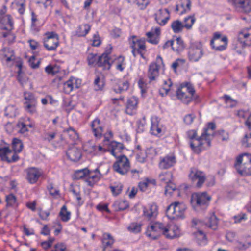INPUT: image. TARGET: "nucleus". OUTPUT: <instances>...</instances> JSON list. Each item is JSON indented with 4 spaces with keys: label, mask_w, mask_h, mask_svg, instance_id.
I'll return each instance as SVG.
<instances>
[{
    "label": "nucleus",
    "mask_w": 251,
    "mask_h": 251,
    "mask_svg": "<svg viewBox=\"0 0 251 251\" xmlns=\"http://www.w3.org/2000/svg\"><path fill=\"white\" fill-rule=\"evenodd\" d=\"M141 224L138 223H131L127 227L128 230L131 232L137 233L141 231Z\"/></svg>",
    "instance_id": "50"
},
{
    "label": "nucleus",
    "mask_w": 251,
    "mask_h": 251,
    "mask_svg": "<svg viewBox=\"0 0 251 251\" xmlns=\"http://www.w3.org/2000/svg\"><path fill=\"white\" fill-rule=\"evenodd\" d=\"M175 48L173 49V51L179 52L184 47V45L183 41L179 38H176L175 40Z\"/></svg>",
    "instance_id": "54"
},
{
    "label": "nucleus",
    "mask_w": 251,
    "mask_h": 251,
    "mask_svg": "<svg viewBox=\"0 0 251 251\" xmlns=\"http://www.w3.org/2000/svg\"><path fill=\"white\" fill-rule=\"evenodd\" d=\"M176 96L177 98L184 103H189L192 100L191 97L186 94L183 90L182 88L178 89L176 91Z\"/></svg>",
    "instance_id": "35"
},
{
    "label": "nucleus",
    "mask_w": 251,
    "mask_h": 251,
    "mask_svg": "<svg viewBox=\"0 0 251 251\" xmlns=\"http://www.w3.org/2000/svg\"><path fill=\"white\" fill-rule=\"evenodd\" d=\"M198 243L201 245H204L206 244L205 235L201 231H198L195 234Z\"/></svg>",
    "instance_id": "51"
},
{
    "label": "nucleus",
    "mask_w": 251,
    "mask_h": 251,
    "mask_svg": "<svg viewBox=\"0 0 251 251\" xmlns=\"http://www.w3.org/2000/svg\"><path fill=\"white\" fill-rule=\"evenodd\" d=\"M0 59L3 62L8 63L15 59L14 53L12 50L4 49L0 51Z\"/></svg>",
    "instance_id": "31"
},
{
    "label": "nucleus",
    "mask_w": 251,
    "mask_h": 251,
    "mask_svg": "<svg viewBox=\"0 0 251 251\" xmlns=\"http://www.w3.org/2000/svg\"><path fill=\"white\" fill-rule=\"evenodd\" d=\"M118 158V160L113 165V169L115 172L124 175L129 170V161L127 158L124 155H121Z\"/></svg>",
    "instance_id": "14"
},
{
    "label": "nucleus",
    "mask_w": 251,
    "mask_h": 251,
    "mask_svg": "<svg viewBox=\"0 0 251 251\" xmlns=\"http://www.w3.org/2000/svg\"><path fill=\"white\" fill-rule=\"evenodd\" d=\"M242 145L245 147H249L251 146V132L247 133L242 139Z\"/></svg>",
    "instance_id": "62"
},
{
    "label": "nucleus",
    "mask_w": 251,
    "mask_h": 251,
    "mask_svg": "<svg viewBox=\"0 0 251 251\" xmlns=\"http://www.w3.org/2000/svg\"><path fill=\"white\" fill-rule=\"evenodd\" d=\"M189 177L193 181L197 182L196 185L198 187H201L205 180L204 173L197 170H192Z\"/></svg>",
    "instance_id": "21"
},
{
    "label": "nucleus",
    "mask_w": 251,
    "mask_h": 251,
    "mask_svg": "<svg viewBox=\"0 0 251 251\" xmlns=\"http://www.w3.org/2000/svg\"><path fill=\"white\" fill-rule=\"evenodd\" d=\"M176 163V160L173 154H169L160 158L159 167L161 169H168L173 166Z\"/></svg>",
    "instance_id": "24"
},
{
    "label": "nucleus",
    "mask_w": 251,
    "mask_h": 251,
    "mask_svg": "<svg viewBox=\"0 0 251 251\" xmlns=\"http://www.w3.org/2000/svg\"><path fill=\"white\" fill-rule=\"evenodd\" d=\"M6 201L8 205L13 206L16 202V198L13 194H10L6 196Z\"/></svg>",
    "instance_id": "64"
},
{
    "label": "nucleus",
    "mask_w": 251,
    "mask_h": 251,
    "mask_svg": "<svg viewBox=\"0 0 251 251\" xmlns=\"http://www.w3.org/2000/svg\"><path fill=\"white\" fill-rule=\"evenodd\" d=\"M81 84V80L80 79L71 77L64 83V91L65 93L69 94L74 89L78 88Z\"/></svg>",
    "instance_id": "20"
},
{
    "label": "nucleus",
    "mask_w": 251,
    "mask_h": 251,
    "mask_svg": "<svg viewBox=\"0 0 251 251\" xmlns=\"http://www.w3.org/2000/svg\"><path fill=\"white\" fill-rule=\"evenodd\" d=\"M234 167L240 175H251V154L248 153L240 154L236 158Z\"/></svg>",
    "instance_id": "3"
},
{
    "label": "nucleus",
    "mask_w": 251,
    "mask_h": 251,
    "mask_svg": "<svg viewBox=\"0 0 251 251\" xmlns=\"http://www.w3.org/2000/svg\"><path fill=\"white\" fill-rule=\"evenodd\" d=\"M202 45L200 42L192 43L189 48L188 57L191 62L198 61L203 56Z\"/></svg>",
    "instance_id": "7"
},
{
    "label": "nucleus",
    "mask_w": 251,
    "mask_h": 251,
    "mask_svg": "<svg viewBox=\"0 0 251 251\" xmlns=\"http://www.w3.org/2000/svg\"><path fill=\"white\" fill-rule=\"evenodd\" d=\"M229 2L238 9V10L246 13L251 12V0H227Z\"/></svg>",
    "instance_id": "16"
},
{
    "label": "nucleus",
    "mask_w": 251,
    "mask_h": 251,
    "mask_svg": "<svg viewBox=\"0 0 251 251\" xmlns=\"http://www.w3.org/2000/svg\"><path fill=\"white\" fill-rule=\"evenodd\" d=\"M122 185L120 183L110 186L111 191L113 195L115 196H116L121 193L122 190Z\"/></svg>",
    "instance_id": "59"
},
{
    "label": "nucleus",
    "mask_w": 251,
    "mask_h": 251,
    "mask_svg": "<svg viewBox=\"0 0 251 251\" xmlns=\"http://www.w3.org/2000/svg\"><path fill=\"white\" fill-rule=\"evenodd\" d=\"M83 149L86 152L92 156H100L107 152L105 147L100 144H95L91 142L85 143Z\"/></svg>",
    "instance_id": "11"
},
{
    "label": "nucleus",
    "mask_w": 251,
    "mask_h": 251,
    "mask_svg": "<svg viewBox=\"0 0 251 251\" xmlns=\"http://www.w3.org/2000/svg\"><path fill=\"white\" fill-rule=\"evenodd\" d=\"M12 148L15 153L21 152L23 148V144L21 141L17 138L13 139Z\"/></svg>",
    "instance_id": "48"
},
{
    "label": "nucleus",
    "mask_w": 251,
    "mask_h": 251,
    "mask_svg": "<svg viewBox=\"0 0 251 251\" xmlns=\"http://www.w3.org/2000/svg\"><path fill=\"white\" fill-rule=\"evenodd\" d=\"M101 176L102 175L99 168L95 170H89L85 182L88 185L93 186L100 179Z\"/></svg>",
    "instance_id": "19"
},
{
    "label": "nucleus",
    "mask_w": 251,
    "mask_h": 251,
    "mask_svg": "<svg viewBox=\"0 0 251 251\" xmlns=\"http://www.w3.org/2000/svg\"><path fill=\"white\" fill-rule=\"evenodd\" d=\"M159 180L164 184H168L172 181L173 175L171 172H162L159 175Z\"/></svg>",
    "instance_id": "38"
},
{
    "label": "nucleus",
    "mask_w": 251,
    "mask_h": 251,
    "mask_svg": "<svg viewBox=\"0 0 251 251\" xmlns=\"http://www.w3.org/2000/svg\"><path fill=\"white\" fill-rule=\"evenodd\" d=\"M5 114L10 117L15 116L16 114V109L13 105L7 106L5 109Z\"/></svg>",
    "instance_id": "63"
},
{
    "label": "nucleus",
    "mask_w": 251,
    "mask_h": 251,
    "mask_svg": "<svg viewBox=\"0 0 251 251\" xmlns=\"http://www.w3.org/2000/svg\"><path fill=\"white\" fill-rule=\"evenodd\" d=\"M61 220L64 222H67L71 219V212L69 211L66 205H63L59 213Z\"/></svg>",
    "instance_id": "40"
},
{
    "label": "nucleus",
    "mask_w": 251,
    "mask_h": 251,
    "mask_svg": "<svg viewBox=\"0 0 251 251\" xmlns=\"http://www.w3.org/2000/svg\"><path fill=\"white\" fill-rule=\"evenodd\" d=\"M196 22V18L194 16H188L184 18L183 25L185 28L190 30L192 28L193 25Z\"/></svg>",
    "instance_id": "39"
},
{
    "label": "nucleus",
    "mask_w": 251,
    "mask_h": 251,
    "mask_svg": "<svg viewBox=\"0 0 251 251\" xmlns=\"http://www.w3.org/2000/svg\"><path fill=\"white\" fill-rule=\"evenodd\" d=\"M191 2L190 0H180L176 6V11L179 14L182 15L190 9Z\"/></svg>",
    "instance_id": "32"
},
{
    "label": "nucleus",
    "mask_w": 251,
    "mask_h": 251,
    "mask_svg": "<svg viewBox=\"0 0 251 251\" xmlns=\"http://www.w3.org/2000/svg\"><path fill=\"white\" fill-rule=\"evenodd\" d=\"M151 126L150 133L153 135L160 137L164 132V128L163 126L159 123V119L156 116L151 117Z\"/></svg>",
    "instance_id": "15"
},
{
    "label": "nucleus",
    "mask_w": 251,
    "mask_h": 251,
    "mask_svg": "<svg viewBox=\"0 0 251 251\" xmlns=\"http://www.w3.org/2000/svg\"><path fill=\"white\" fill-rule=\"evenodd\" d=\"M91 26L88 24H82L80 25L76 30V34L78 36H85L89 32Z\"/></svg>",
    "instance_id": "41"
},
{
    "label": "nucleus",
    "mask_w": 251,
    "mask_h": 251,
    "mask_svg": "<svg viewBox=\"0 0 251 251\" xmlns=\"http://www.w3.org/2000/svg\"><path fill=\"white\" fill-rule=\"evenodd\" d=\"M211 196L205 192L193 193L191 196V203L195 209L202 206H207L211 200Z\"/></svg>",
    "instance_id": "6"
},
{
    "label": "nucleus",
    "mask_w": 251,
    "mask_h": 251,
    "mask_svg": "<svg viewBox=\"0 0 251 251\" xmlns=\"http://www.w3.org/2000/svg\"><path fill=\"white\" fill-rule=\"evenodd\" d=\"M164 225L161 223L155 222L150 224L146 231V236L151 239H156L161 235H163Z\"/></svg>",
    "instance_id": "10"
},
{
    "label": "nucleus",
    "mask_w": 251,
    "mask_h": 251,
    "mask_svg": "<svg viewBox=\"0 0 251 251\" xmlns=\"http://www.w3.org/2000/svg\"><path fill=\"white\" fill-rule=\"evenodd\" d=\"M163 65V60L160 56L156 57L155 62H152L150 65L148 76L151 81L155 80L158 77L159 70Z\"/></svg>",
    "instance_id": "12"
},
{
    "label": "nucleus",
    "mask_w": 251,
    "mask_h": 251,
    "mask_svg": "<svg viewBox=\"0 0 251 251\" xmlns=\"http://www.w3.org/2000/svg\"><path fill=\"white\" fill-rule=\"evenodd\" d=\"M44 46L48 51H54L59 46V36L54 32H48L44 35Z\"/></svg>",
    "instance_id": "9"
},
{
    "label": "nucleus",
    "mask_w": 251,
    "mask_h": 251,
    "mask_svg": "<svg viewBox=\"0 0 251 251\" xmlns=\"http://www.w3.org/2000/svg\"><path fill=\"white\" fill-rule=\"evenodd\" d=\"M113 64L115 68L121 72L123 71L126 67L125 57L122 56H112L111 64Z\"/></svg>",
    "instance_id": "30"
},
{
    "label": "nucleus",
    "mask_w": 251,
    "mask_h": 251,
    "mask_svg": "<svg viewBox=\"0 0 251 251\" xmlns=\"http://www.w3.org/2000/svg\"><path fill=\"white\" fill-rule=\"evenodd\" d=\"M99 57L97 54H89L87 57L88 63L89 66H94L97 65V62L99 60Z\"/></svg>",
    "instance_id": "56"
},
{
    "label": "nucleus",
    "mask_w": 251,
    "mask_h": 251,
    "mask_svg": "<svg viewBox=\"0 0 251 251\" xmlns=\"http://www.w3.org/2000/svg\"><path fill=\"white\" fill-rule=\"evenodd\" d=\"M88 173H89V170L87 169L78 170L75 172V177L77 179L82 178L84 177H86L87 178Z\"/></svg>",
    "instance_id": "58"
},
{
    "label": "nucleus",
    "mask_w": 251,
    "mask_h": 251,
    "mask_svg": "<svg viewBox=\"0 0 251 251\" xmlns=\"http://www.w3.org/2000/svg\"><path fill=\"white\" fill-rule=\"evenodd\" d=\"M129 42L132 49L133 55L136 56L139 53L143 58H145L144 54L146 51L145 39H139L136 36H133L129 38Z\"/></svg>",
    "instance_id": "8"
},
{
    "label": "nucleus",
    "mask_w": 251,
    "mask_h": 251,
    "mask_svg": "<svg viewBox=\"0 0 251 251\" xmlns=\"http://www.w3.org/2000/svg\"><path fill=\"white\" fill-rule=\"evenodd\" d=\"M181 235L179 227L174 224H170L167 226H164L163 235L168 239L178 237Z\"/></svg>",
    "instance_id": "17"
},
{
    "label": "nucleus",
    "mask_w": 251,
    "mask_h": 251,
    "mask_svg": "<svg viewBox=\"0 0 251 251\" xmlns=\"http://www.w3.org/2000/svg\"><path fill=\"white\" fill-rule=\"evenodd\" d=\"M129 87V83L127 80L119 81L117 84L114 86V90L116 92H121L126 91Z\"/></svg>",
    "instance_id": "43"
},
{
    "label": "nucleus",
    "mask_w": 251,
    "mask_h": 251,
    "mask_svg": "<svg viewBox=\"0 0 251 251\" xmlns=\"http://www.w3.org/2000/svg\"><path fill=\"white\" fill-rule=\"evenodd\" d=\"M11 152L10 150L8 147H2L0 148V157L2 160H6L8 162H10L11 161L7 157V155Z\"/></svg>",
    "instance_id": "52"
},
{
    "label": "nucleus",
    "mask_w": 251,
    "mask_h": 251,
    "mask_svg": "<svg viewBox=\"0 0 251 251\" xmlns=\"http://www.w3.org/2000/svg\"><path fill=\"white\" fill-rule=\"evenodd\" d=\"M234 221V223L236 224L241 223L245 222L247 220V216L246 214L241 213L233 217Z\"/></svg>",
    "instance_id": "60"
},
{
    "label": "nucleus",
    "mask_w": 251,
    "mask_h": 251,
    "mask_svg": "<svg viewBox=\"0 0 251 251\" xmlns=\"http://www.w3.org/2000/svg\"><path fill=\"white\" fill-rule=\"evenodd\" d=\"M102 242L103 246V251H104V250L106 251V248L111 246L113 244L114 239L109 233H105L102 236Z\"/></svg>",
    "instance_id": "44"
},
{
    "label": "nucleus",
    "mask_w": 251,
    "mask_h": 251,
    "mask_svg": "<svg viewBox=\"0 0 251 251\" xmlns=\"http://www.w3.org/2000/svg\"><path fill=\"white\" fill-rule=\"evenodd\" d=\"M186 135L190 140V146L194 153L199 154L210 147L209 139H204V138L205 134H201L200 137L197 138V131L192 129L188 130Z\"/></svg>",
    "instance_id": "1"
},
{
    "label": "nucleus",
    "mask_w": 251,
    "mask_h": 251,
    "mask_svg": "<svg viewBox=\"0 0 251 251\" xmlns=\"http://www.w3.org/2000/svg\"><path fill=\"white\" fill-rule=\"evenodd\" d=\"M155 185L156 181L155 179L146 178L139 183V187L141 191L144 192Z\"/></svg>",
    "instance_id": "33"
},
{
    "label": "nucleus",
    "mask_w": 251,
    "mask_h": 251,
    "mask_svg": "<svg viewBox=\"0 0 251 251\" xmlns=\"http://www.w3.org/2000/svg\"><path fill=\"white\" fill-rule=\"evenodd\" d=\"M66 131L70 138L73 141H75L78 139V134L74 129L72 128H69L66 130Z\"/></svg>",
    "instance_id": "61"
},
{
    "label": "nucleus",
    "mask_w": 251,
    "mask_h": 251,
    "mask_svg": "<svg viewBox=\"0 0 251 251\" xmlns=\"http://www.w3.org/2000/svg\"><path fill=\"white\" fill-rule=\"evenodd\" d=\"M91 127L94 136L100 138L103 132V125L98 118H96L91 123Z\"/></svg>",
    "instance_id": "27"
},
{
    "label": "nucleus",
    "mask_w": 251,
    "mask_h": 251,
    "mask_svg": "<svg viewBox=\"0 0 251 251\" xmlns=\"http://www.w3.org/2000/svg\"><path fill=\"white\" fill-rule=\"evenodd\" d=\"M206 226L213 229H215L217 227L218 221L216 216L212 214L210 216L208 221L205 222Z\"/></svg>",
    "instance_id": "49"
},
{
    "label": "nucleus",
    "mask_w": 251,
    "mask_h": 251,
    "mask_svg": "<svg viewBox=\"0 0 251 251\" xmlns=\"http://www.w3.org/2000/svg\"><path fill=\"white\" fill-rule=\"evenodd\" d=\"M182 22L179 20H176L172 22L171 25V28L175 33H179L181 32L184 28Z\"/></svg>",
    "instance_id": "42"
},
{
    "label": "nucleus",
    "mask_w": 251,
    "mask_h": 251,
    "mask_svg": "<svg viewBox=\"0 0 251 251\" xmlns=\"http://www.w3.org/2000/svg\"><path fill=\"white\" fill-rule=\"evenodd\" d=\"M109 53H104L99 57V60L97 62V65L98 67H102L104 70H108L110 68L112 57L109 56Z\"/></svg>",
    "instance_id": "23"
},
{
    "label": "nucleus",
    "mask_w": 251,
    "mask_h": 251,
    "mask_svg": "<svg viewBox=\"0 0 251 251\" xmlns=\"http://www.w3.org/2000/svg\"><path fill=\"white\" fill-rule=\"evenodd\" d=\"M104 86V81L102 78L97 76L94 81V88L96 90H100L102 89Z\"/></svg>",
    "instance_id": "57"
},
{
    "label": "nucleus",
    "mask_w": 251,
    "mask_h": 251,
    "mask_svg": "<svg viewBox=\"0 0 251 251\" xmlns=\"http://www.w3.org/2000/svg\"><path fill=\"white\" fill-rule=\"evenodd\" d=\"M107 151H109L110 153L115 157H119L121 156V152L123 149V145L119 142L112 141L109 142Z\"/></svg>",
    "instance_id": "22"
},
{
    "label": "nucleus",
    "mask_w": 251,
    "mask_h": 251,
    "mask_svg": "<svg viewBox=\"0 0 251 251\" xmlns=\"http://www.w3.org/2000/svg\"><path fill=\"white\" fill-rule=\"evenodd\" d=\"M144 215L149 219L155 218L158 214V208L154 203L149 204L144 208Z\"/></svg>",
    "instance_id": "26"
},
{
    "label": "nucleus",
    "mask_w": 251,
    "mask_h": 251,
    "mask_svg": "<svg viewBox=\"0 0 251 251\" xmlns=\"http://www.w3.org/2000/svg\"><path fill=\"white\" fill-rule=\"evenodd\" d=\"M138 101L136 97L132 96L128 98L127 102L126 112L129 115L133 114L137 109Z\"/></svg>",
    "instance_id": "28"
},
{
    "label": "nucleus",
    "mask_w": 251,
    "mask_h": 251,
    "mask_svg": "<svg viewBox=\"0 0 251 251\" xmlns=\"http://www.w3.org/2000/svg\"><path fill=\"white\" fill-rule=\"evenodd\" d=\"M228 39L226 36L222 35L218 32L213 33V37L210 41V46L215 51H222L227 47Z\"/></svg>",
    "instance_id": "5"
},
{
    "label": "nucleus",
    "mask_w": 251,
    "mask_h": 251,
    "mask_svg": "<svg viewBox=\"0 0 251 251\" xmlns=\"http://www.w3.org/2000/svg\"><path fill=\"white\" fill-rule=\"evenodd\" d=\"M113 206L116 210H124L128 207L129 203L126 200H118L114 202Z\"/></svg>",
    "instance_id": "37"
},
{
    "label": "nucleus",
    "mask_w": 251,
    "mask_h": 251,
    "mask_svg": "<svg viewBox=\"0 0 251 251\" xmlns=\"http://www.w3.org/2000/svg\"><path fill=\"white\" fill-rule=\"evenodd\" d=\"M187 206L183 202L176 201L169 205L166 210V215L169 219L183 218Z\"/></svg>",
    "instance_id": "4"
},
{
    "label": "nucleus",
    "mask_w": 251,
    "mask_h": 251,
    "mask_svg": "<svg viewBox=\"0 0 251 251\" xmlns=\"http://www.w3.org/2000/svg\"><path fill=\"white\" fill-rule=\"evenodd\" d=\"M225 102L226 104V106L228 108H232L235 107L237 104V101L231 99L229 96L227 95H225L223 97Z\"/></svg>",
    "instance_id": "53"
},
{
    "label": "nucleus",
    "mask_w": 251,
    "mask_h": 251,
    "mask_svg": "<svg viewBox=\"0 0 251 251\" xmlns=\"http://www.w3.org/2000/svg\"><path fill=\"white\" fill-rule=\"evenodd\" d=\"M215 129V125L214 123H208L206 126L204 128L202 134H205L204 139L208 138L210 141V146L211 145V140L213 131Z\"/></svg>",
    "instance_id": "34"
},
{
    "label": "nucleus",
    "mask_w": 251,
    "mask_h": 251,
    "mask_svg": "<svg viewBox=\"0 0 251 251\" xmlns=\"http://www.w3.org/2000/svg\"><path fill=\"white\" fill-rule=\"evenodd\" d=\"M172 82L170 79H168L164 81L162 87L159 90V93L162 96H164L169 94L171 90Z\"/></svg>",
    "instance_id": "45"
},
{
    "label": "nucleus",
    "mask_w": 251,
    "mask_h": 251,
    "mask_svg": "<svg viewBox=\"0 0 251 251\" xmlns=\"http://www.w3.org/2000/svg\"><path fill=\"white\" fill-rule=\"evenodd\" d=\"M24 98L25 101L24 103L37 102V99L34 95L30 92L24 93Z\"/></svg>",
    "instance_id": "55"
},
{
    "label": "nucleus",
    "mask_w": 251,
    "mask_h": 251,
    "mask_svg": "<svg viewBox=\"0 0 251 251\" xmlns=\"http://www.w3.org/2000/svg\"><path fill=\"white\" fill-rule=\"evenodd\" d=\"M154 17L158 25L163 26L170 19V13L167 9H160L154 13Z\"/></svg>",
    "instance_id": "18"
},
{
    "label": "nucleus",
    "mask_w": 251,
    "mask_h": 251,
    "mask_svg": "<svg viewBox=\"0 0 251 251\" xmlns=\"http://www.w3.org/2000/svg\"><path fill=\"white\" fill-rule=\"evenodd\" d=\"M61 68L60 66L57 64H50L46 67L45 71L49 75H54L60 71Z\"/></svg>",
    "instance_id": "46"
},
{
    "label": "nucleus",
    "mask_w": 251,
    "mask_h": 251,
    "mask_svg": "<svg viewBox=\"0 0 251 251\" xmlns=\"http://www.w3.org/2000/svg\"><path fill=\"white\" fill-rule=\"evenodd\" d=\"M13 9L16 10L20 14H23L25 11V0H14L12 3Z\"/></svg>",
    "instance_id": "36"
},
{
    "label": "nucleus",
    "mask_w": 251,
    "mask_h": 251,
    "mask_svg": "<svg viewBox=\"0 0 251 251\" xmlns=\"http://www.w3.org/2000/svg\"><path fill=\"white\" fill-rule=\"evenodd\" d=\"M26 178L30 184L36 183L44 176V171L40 168L30 167L26 170Z\"/></svg>",
    "instance_id": "13"
},
{
    "label": "nucleus",
    "mask_w": 251,
    "mask_h": 251,
    "mask_svg": "<svg viewBox=\"0 0 251 251\" xmlns=\"http://www.w3.org/2000/svg\"><path fill=\"white\" fill-rule=\"evenodd\" d=\"M160 34V28L159 27H152L150 31L146 33L148 42L153 44H157L159 40Z\"/></svg>",
    "instance_id": "25"
},
{
    "label": "nucleus",
    "mask_w": 251,
    "mask_h": 251,
    "mask_svg": "<svg viewBox=\"0 0 251 251\" xmlns=\"http://www.w3.org/2000/svg\"><path fill=\"white\" fill-rule=\"evenodd\" d=\"M251 46V27L243 28L238 32L236 40L232 44V49L241 54L245 48Z\"/></svg>",
    "instance_id": "2"
},
{
    "label": "nucleus",
    "mask_w": 251,
    "mask_h": 251,
    "mask_svg": "<svg viewBox=\"0 0 251 251\" xmlns=\"http://www.w3.org/2000/svg\"><path fill=\"white\" fill-rule=\"evenodd\" d=\"M66 154L69 159L75 162L78 161L81 157L80 150L76 147L69 149Z\"/></svg>",
    "instance_id": "29"
},
{
    "label": "nucleus",
    "mask_w": 251,
    "mask_h": 251,
    "mask_svg": "<svg viewBox=\"0 0 251 251\" xmlns=\"http://www.w3.org/2000/svg\"><path fill=\"white\" fill-rule=\"evenodd\" d=\"M37 102L33 103H24V108L25 110L31 114L36 113Z\"/></svg>",
    "instance_id": "47"
}]
</instances>
